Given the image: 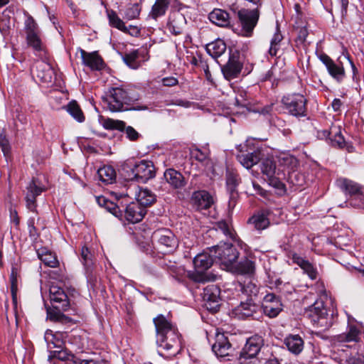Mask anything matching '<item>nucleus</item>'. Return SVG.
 Listing matches in <instances>:
<instances>
[{
  "instance_id": "45",
  "label": "nucleus",
  "mask_w": 364,
  "mask_h": 364,
  "mask_svg": "<svg viewBox=\"0 0 364 364\" xmlns=\"http://www.w3.org/2000/svg\"><path fill=\"white\" fill-rule=\"evenodd\" d=\"M191 156L198 161L202 163L205 167H211L212 162L209 159L208 151H202L198 148H194L191 151Z\"/></svg>"
},
{
  "instance_id": "47",
  "label": "nucleus",
  "mask_w": 364,
  "mask_h": 364,
  "mask_svg": "<svg viewBox=\"0 0 364 364\" xmlns=\"http://www.w3.org/2000/svg\"><path fill=\"white\" fill-rule=\"evenodd\" d=\"M139 51L135 50L129 53H126L123 57V60L129 68L132 69H137L141 65L140 61L139 60Z\"/></svg>"
},
{
  "instance_id": "40",
  "label": "nucleus",
  "mask_w": 364,
  "mask_h": 364,
  "mask_svg": "<svg viewBox=\"0 0 364 364\" xmlns=\"http://www.w3.org/2000/svg\"><path fill=\"white\" fill-rule=\"evenodd\" d=\"M97 174L100 180L106 184L113 183L116 178V171L110 166H104L98 169Z\"/></svg>"
},
{
  "instance_id": "13",
  "label": "nucleus",
  "mask_w": 364,
  "mask_h": 364,
  "mask_svg": "<svg viewBox=\"0 0 364 364\" xmlns=\"http://www.w3.org/2000/svg\"><path fill=\"white\" fill-rule=\"evenodd\" d=\"M263 345L264 340L262 336L255 335L249 338L240 353V363L243 364L245 360L255 358Z\"/></svg>"
},
{
  "instance_id": "38",
  "label": "nucleus",
  "mask_w": 364,
  "mask_h": 364,
  "mask_svg": "<svg viewBox=\"0 0 364 364\" xmlns=\"http://www.w3.org/2000/svg\"><path fill=\"white\" fill-rule=\"evenodd\" d=\"M155 201L156 196L146 188L141 189L136 196V203H139L145 209L146 206L152 205Z\"/></svg>"
},
{
  "instance_id": "30",
  "label": "nucleus",
  "mask_w": 364,
  "mask_h": 364,
  "mask_svg": "<svg viewBox=\"0 0 364 364\" xmlns=\"http://www.w3.org/2000/svg\"><path fill=\"white\" fill-rule=\"evenodd\" d=\"M287 349L294 355H299L304 349V342L299 335H289L284 341Z\"/></svg>"
},
{
  "instance_id": "27",
  "label": "nucleus",
  "mask_w": 364,
  "mask_h": 364,
  "mask_svg": "<svg viewBox=\"0 0 364 364\" xmlns=\"http://www.w3.org/2000/svg\"><path fill=\"white\" fill-rule=\"evenodd\" d=\"M166 182L173 188L179 189L186 184L184 176L179 171L173 168H168L164 174Z\"/></svg>"
},
{
  "instance_id": "1",
  "label": "nucleus",
  "mask_w": 364,
  "mask_h": 364,
  "mask_svg": "<svg viewBox=\"0 0 364 364\" xmlns=\"http://www.w3.org/2000/svg\"><path fill=\"white\" fill-rule=\"evenodd\" d=\"M156 332V343L160 349L159 354L164 350L166 356L177 354L182 348L181 336L178 328L164 315L160 314L154 318Z\"/></svg>"
},
{
  "instance_id": "2",
  "label": "nucleus",
  "mask_w": 364,
  "mask_h": 364,
  "mask_svg": "<svg viewBox=\"0 0 364 364\" xmlns=\"http://www.w3.org/2000/svg\"><path fill=\"white\" fill-rule=\"evenodd\" d=\"M136 100L131 97L126 90L118 87H111L102 97L104 107L112 112L126 109L124 105H129Z\"/></svg>"
},
{
  "instance_id": "22",
  "label": "nucleus",
  "mask_w": 364,
  "mask_h": 364,
  "mask_svg": "<svg viewBox=\"0 0 364 364\" xmlns=\"http://www.w3.org/2000/svg\"><path fill=\"white\" fill-rule=\"evenodd\" d=\"M68 338L67 332L56 331L48 329L44 335V339L49 349L63 348L66 339Z\"/></svg>"
},
{
  "instance_id": "11",
  "label": "nucleus",
  "mask_w": 364,
  "mask_h": 364,
  "mask_svg": "<svg viewBox=\"0 0 364 364\" xmlns=\"http://www.w3.org/2000/svg\"><path fill=\"white\" fill-rule=\"evenodd\" d=\"M259 16L258 9L252 10L241 9L237 12V17L241 26V34L245 37L252 36Z\"/></svg>"
},
{
  "instance_id": "51",
  "label": "nucleus",
  "mask_w": 364,
  "mask_h": 364,
  "mask_svg": "<svg viewBox=\"0 0 364 364\" xmlns=\"http://www.w3.org/2000/svg\"><path fill=\"white\" fill-rule=\"evenodd\" d=\"M24 29L26 35L31 33H40V29L34 18L28 15L24 22Z\"/></svg>"
},
{
  "instance_id": "24",
  "label": "nucleus",
  "mask_w": 364,
  "mask_h": 364,
  "mask_svg": "<svg viewBox=\"0 0 364 364\" xmlns=\"http://www.w3.org/2000/svg\"><path fill=\"white\" fill-rule=\"evenodd\" d=\"M212 350L218 357L225 358L230 355L232 347L228 338L223 333H217Z\"/></svg>"
},
{
  "instance_id": "46",
  "label": "nucleus",
  "mask_w": 364,
  "mask_h": 364,
  "mask_svg": "<svg viewBox=\"0 0 364 364\" xmlns=\"http://www.w3.org/2000/svg\"><path fill=\"white\" fill-rule=\"evenodd\" d=\"M68 112L78 122L85 121V116L76 101H71L67 105Z\"/></svg>"
},
{
  "instance_id": "26",
  "label": "nucleus",
  "mask_w": 364,
  "mask_h": 364,
  "mask_svg": "<svg viewBox=\"0 0 364 364\" xmlns=\"http://www.w3.org/2000/svg\"><path fill=\"white\" fill-rule=\"evenodd\" d=\"M237 158L242 166L249 169L262 159V151L257 148L252 151L238 154Z\"/></svg>"
},
{
  "instance_id": "32",
  "label": "nucleus",
  "mask_w": 364,
  "mask_h": 364,
  "mask_svg": "<svg viewBox=\"0 0 364 364\" xmlns=\"http://www.w3.org/2000/svg\"><path fill=\"white\" fill-rule=\"evenodd\" d=\"M38 258L44 263L45 265L55 268L58 266V260L57 257L51 251L46 248H41L37 251Z\"/></svg>"
},
{
  "instance_id": "39",
  "label": "nucleus",
  "mask_w": 364,
  "mask_h": 364,
  "mask_svg": "<svg viewBox=\"0 0 364 364\" xmlns=\"http://www.w3.org/2000/svg\"><path fill=\"white\" fill-rule=\"evenodd\" d=\"M240 287L242 293L247 296V299L254 301V298L257 296L259 292L257 285L252 280L249 279L243 284L240 283Z\"/></svg>"
},
{
  "instance_id": "54",
  "label": "nucleus",
  "mask_w": 364,
  "mask_h": 364,
  "mask_svg": "<svg viewBox=\"0 0 364 364\" xmlns=\"http://www.w3.org/2000/svg\"><path fill=\"white\" fill-rule=\"evenodd\" d=\"M214 228L216 230H220L225 235L232 238L233 232L232 231V228L230 225L226 222L225 220H220L215 224Z\"/></svg>"
},
{
  "instance_id": "3",
  "label": "nucleus",
  "mask_w": 364,
  "mask_h": 364,
  "mask_svg": "<svg viewBox=\"0 0 364 364\" xmlns=\"http://www.w3.org/2000/svg\"><path fill=\"white\" fill-rule=\"evenodd\" d=\"M122 169L126 171H131L127 179L136 180L141 183H146L155 176V168L150 161L141 160L134 163L133 160H128L122 165Z\"/></svg>"
},
{
  "instance_id": "16",
  "label": "nucleus",
  "mask_w": 364,
  "mask_h": 364,
  "mask_svg": "<svg viewBox=\"0 0 364 364\" xmlns=\"http://www.w3.org/2000/svg\"><path fill=\"white\" fill-rule=\"evenodd\" d=\"M43 188L40 186L38 181L33 178L28 186L25 193V200L26 208L32 212H36V198L43 191Z\"/></svg>"
},
{
  "instance_id": "41",
  "label": "nucleus",
  "mask_w": 364,
  "mask_h": 364,
  "mask_svg": "<svg viewBox=\"0 0 364 364\" xmlns=\"http://www.w3.org/2000/svg\"><path fill=\"white\" fill-rule=\"evenodd\" d=\"M235 270L241 274L252 275L255 270V262L245 258L235 265Z\"/></svg>"
},
{
  "instance_id": "61",
  "label": "nucleus",
  "mask_w": 364,
  "mask_h": 364,
  "mask_svg": "<svg viewBox=\"0 0 364 364\" xmlns=\"http://www.w3.org/2000/svg\"><path fill=\"white\" fill-rule=\"evenodd\" d=\"M238 194L235 190H232L230 191V198L228 200V210L229 212L232 211L235 207L237 203Z\"/></svg>"
},
{
  "instance_id": "60",
  "label": "nucleus",
  "mask_w": 364,
  "mask_h": 364,
  "mask_svg": "<svg viewBox=\"0 0 364 364\" xmlns=\"http://www.w3.org/2000/svg\"><path fill=\"white\" fill-rule=\"evenodd\" d=\"M124 130L127 138H128L130 141H136L140 136V134L131 126H125Z\"/></svg>"
},
{
  "instance_id": "20",
  "label": "nucleus",
  "mask_w": 364,
  "mask_h": 364,
  "mask_svg": "<svg viewBox=\"0 0 364 364\" xmlns=\"http://www.w3.org/2000/svg\"><path fill=\"white\" fill-rule=\"evenodd\" d=\"M186 24V19L183 14L178 11H174L169 15L167 29L171 34L178 36L183 33Z\"/></svg>"
},
{
  "instance_id": "48",
  "label": "nucleus",
  "mask_w": 364,
  "mask_h": 364,
  "mask_svg": "<svg viewBox=\"0 0 364 364\" xmlns=\"http://www.w3.org/2000/svg\"><path fill=\"white\" fill-rule=\"evenodd\" d=\"M26 40L27 45L34 50L41 51L43 50V47L41 38V33L26 35Z\"/></svg>"
},
{
  "instance_id": "29",
  "label": "nucleus",
  "mask_w": 364,
  "mask_h": 364,
  "mask_svg": "<svg viewBox=\"0 0 364 364\" xmlns=\"http://www.w3.org/2000/svg\"><path fill=\"white\" fill-rule=\"evenodd\" d=\"M258 309L259 306L254 303V301L247 299L246 302L241 301L240 304L235 308V314L239 318H246L253 316Z\"/></svg>"
},
{
  "instance_id": "10",
  "label": "nucleus",
  "mask_w": 364,
  "mask_h": 364,
  "mask_svg": "<svg viewBox=\"0 0 364 364\" xmlns=\"http://www.w3.org/2000/svg\"><path fill=\"white\" fill-rule=\"evenodd\" d=\"M336 184L343 191L352 197L350 201L352 206L364 208V192L358 183L341 178L336 181Z\"/></svg>"
},
{
  "instance_id": "55",
  "label": "nucleus",
  "mask_w": 364,
  "mask_h": 364,
  "mask_svg": "<svg viewBox=\"0 0 364 364\" xmlns=\"http://www.w3.org/2000/svg\"><path fill=\"white\" fill-rule=\"evenodd\" d=\"M65 364H107L103 361H96L95 360H87V359H80L75 357L73 355H68L67 360H65Z\"/></svg>"
},
{
  "instance_id": "44",
  "label": "nucleus",
  "mask_w": 364,
  "mask_h": 364,
  "mask_svg": "<svg viewBox=\"0 0 364 364\" xmlns=\"http://www.w3.org/2000/svg\"><path fill=\"white\" fill-rule=\"evenodd\" d=\"M107 18L109 25L123 32H127V27L124 25L123 21L118 16L113 10H107Z\"/></svg>"
},
{
  "instance_id": "64",
  "label": "nucleus",
  "mask_w": 364,
  "mask_h": 364,
  "mask_svg": "<svg viewBox=\"0 0 364 364\" xmlns=\"http://www.w3.org/2000/svg\"><path fill=\"white\" fill-rule=\"evenodd\" d=\"M309 32L308 29L306 26L301 27L298 31V38L300 41L304 42L306 41V37L308 36Z\"/></svg>"
},
{
  "instance_id": "35",
  "label": "nucleus",
  "mask_w": 364,
  "mask_h": 364,
  "mask_svg": "<svg viewBox=\"0 0 364 364\" xmlns=\"http://www.w3.org/2000/svg\"><path fill=\"white\" fill-rule=\"evenodd\" d=\"M248 223L252 225L256 230H262L269 225L267 214L264 212L258 213L248 220Z\"/></svg>"
},
{
  "instance_id": "19",
  "label": "nucleus",
  "mask_w": 364,
  "mask_h": 364,
  "mask_svg": "<svg viewBox=\"0 0 364 364\" xmlns=\"http://www.w3.org/2000/svg\"><path fill=\"white\" fill-rule=\"evenodd\" d=\"M191 203L194 208L201 210L210 208L214 200L213 196L208 191L203 190L193 193Z\"/></svg>"
},
{
  "instance_id": "8",
  "label": "nucleus",
  "mask_w": 364,
  "mask_h": 364,
  "mask_svg": "<svg viewBox=\"0 0 364 364\" xmlns=\"http://www.w3.org/2000/svg\"><path fill=\"white\" fill-rule=\"evenodd\" d=\"M261 172L270 186L277 189H283L284 184L282 178L284 176V171L277 168L274 161L272 159H263L260 164Z\"/></svg>"
},
{
  "instance_id": "50",
  "label": "nucleus",
  "mask_w": 364,
  "mask_h": 364,
  "mask_svg": "<svg viewBox=\"0 0 364 364\" xmlns=\"http://www.w3.org/2000/svg\"><path fill=\"white\" fill-rule=\"evenodd\" d=\"M102 126L106 129L122 131L125 128V122L120 120L107 118L103 120Z\"/></svg>"
},
{
  "instance_id": "52",
  "label": "nucleus",
  "mask_w": 364,
  "mask_h": 364,
  "mask_svg": "<svg viewBox=\"0 0 364 364\" xmlns=\"http://www.w3.org/2000/svg\"><path fill=\"white\" fill-rule=\"evenodd\" d=\"M140 11L141 8L138 4H131L124 11V18L127 20L135 19L139 16Z\"/></svg>"
},
{
  "instance_id": "21",
  "label": "nucleus",
  "mask_w": 364,
  "mask_h": 364,
  "mask_svg": "<svg viewBox=\"0 0 364 364\" xmlns=\"http://www.w3.org/2000/svg\"><path fill=\"white\" fill-rule=\"evenodd\" d=\"M146 211L139 203L132 202L126 205L124 209V218L131 223H137L144 217Z\"/></svg>"
},
{
  "instance_id": "4",
  "label": "nucleus",
  "mask_w": 364,
  "mask_h": 364,
  "mask_svg": "<svg viewBox=\"0 0 364 364\" xmlns=\"http://www.w3.org/2000/svg\"><path fill=\"white\" fill-rule=\"evenodd\" d=\"M50 300L54 310L47 309L48 318L52 321H61L64 316L61 311H65L70 306L68 297L64 290L58 287L50 288Z\"/></svg>"
},
{
  "instance_id": "12",
  "label": "nucleus",
  "mask_w": 364,
  "mask_h": 364,
  "mask_svg": "<svg viewBox=\"0 0 364 364\" xmlns=\"http://www.w3.org/2000/svg\"><path fill=\"white\" fill-rule=\"evenodd\" d=\"M214 257L227 267H232L239 257L237 248L230 243H224L214 247Z\"/></svg>"
},
{
  "instance_id": "17",
  "label": "nucleus",
  "mask_w": 364,
  "mask_h": 364,
  "mask_svg": "<svg viewBox=\"0 0 364 364\" xmlns=\"http://www.w3.org/2000/svg\"><path fill=\"white\" fill-rule=\"evenodd\" d=\"M320 60L326 65L329 75L337 82H341L346 77L345 69L342 64H336L326 54H321L319 56Z\"/></svg>"
},
{
  "instance_id": "56",
  "label": "nucleus",
  "mask_w": 364,
  "mask_h": 364,
  "mask_svg": "<svg viewBox=\"0 0 364 364\" xmlns=\"http://www.w3.org/2000/svg\"><path fill=\"white\" fill-rule=\"evenodd\" d=\"M81 261L83 263L84 266L87 269H90L92 265V255L88 248L85 246H83L81 249Z\"/></svg>"
},
{
  "instance_id": "18",
  "label": "nucleus",
  "mask_w": 364,
  "mask_h": 364,
  "mask_svg": "<svg viewBox=\"0 0 364 364\" xmlns=\"http://www.w3.org/2000/svg\"><path fill=\"white\" fill-rule=\"evenodd\" d=\"M262 309L265 315L269 318H274L282 310V304L280 299L274 294H268L264 297Z\"/></svg>"
},
{
  "instance_id": "57",
  "label": "nucleus",
  "mask_w": 364,
  "mask_h": 364,
  "mask_svg": "<svg viewBox=\"0 0 364 364\" xmlns=\"http://www.w3.org/2000/svg\"><path fill=\"white\" fill-rule=\"evenodd\" d=\"M226 183L227 186L230 187V191L235 190V188L238 184V176L233 171H227L226 173Z\"/></svg>"
},
{
  "instance_id": "14",
  "label": "nucleus",
  "mask_w": 364,
  "mask_h": 364,
  "mask_svg": "<svg viewBox=\"0 0 364 364\" xmlns=\"http://www.w3.org/2000/svg\"><path fill=\"white\" fill-rule=\"evenodd\" d=\"M242 68V64L240 60V55L237 51L230 53L228 61L222 66L221 70L224 77L228 80L239 77Z\"/></svg>"
},
{
  "instance_id": "5",
  "label": "nucleus",
  "mask_w": 364,
  "mask_h": 364,
  "mask_svg": "<svg viewBox=\"0 0 364 364\" xmlns=\"http://www.w3.org/2000/svg\"><path fill=\"white\" fill-rule=\"evenodd\" d=\"M151 241L154 248L163 254L173 252L178 245L175 235L166 228L155 230L152 234Z\"/></svg>"
},
{
  "instance_id": "49",
  "label": "nucleus",
  "mask_w": 364,
  "mask_h": 364,
  "mask_svg": "<svg viewBox=\"0 0 364 364\" xmlns=\"http://www.w3.org/2000/svg\"><path fill=\"white\" fill-rule=\"evenodd\" d=\"M283 39V36L279 30L278 25L277 26V31L272 37L270 42V48L269 49V54L271 56H276L279 49V44Z\"/></svg>"
},
{
  "instance_id": "37",
  "label": "nucleus",
  "mask_w": 364,
  "mask_h": 364,
  "mask_svg": "<svg viewBox=\"0 0 364 364\" xmlns=\"http://www.w3.org/2000/svg\"><path fill=\"white\" fill-rule=\"evenodd\" d=\"M36 76L43 82H50L52 80L53 70L48 64L43 62L38 63L36 65Z\"/></svg>"
},
{
  "instance_id": "36",
  "label": "nucleus",
  "mask_w": 364,
  "mask_h": 364,
  "mask_svg": "<svg viewBox=\"0 0 364 364\" xmlns=\"http://www.w3.org/2000/svg\"><path fill=\"white\" fill-rule=\"evenodd\" d=\"M346 349L341 350L345 353V358L342 359L343 364H364V355L355 349L353 348L348 353V346H346Z\"/></svg>"
},
{
  "instance_id": "25",
  "label": "nucleus",
  "mask_w": 364,
  "mask_h": 364,
  "mask_svg": "<svg viewBox=\"0 0 364 364\" xmlns=\"http://www.w3.org/2000/svg\"><path fill=\"white\" fill-rule=\"evenodd\" d=\"M80 52L82 63L85 65L95 70H100L103 68V60L97 52L87 53L82 49H80Z\"/></svg>"
},
{
  "instance_id": "34",
  "label": "nucleus",
  "mask_w": 364,
  "mask_h": 364,
  "mask_svg": "<svg viewBox=\"0 0 364 364\" xmlns=\"http://www.w3.org/2000/svg\"><path fill=\"white\" fill-rule=\"evenodd\" d=\"M226 50V44L220 39L211 42L206 46V51L213 58L216 59Z\"/></svg>"
},
{
  "instance_id": "6",
  "label": "nucleus",
  "mask_w": 364,
  "mask_h": 364,
  "mask_svg": "<svg viewBox=\"0 0 364 364\" xmlns=\"http://www.w3.org/2000/svg\"><path fill=\"white\" fill-rule=\"evenodd\" d=\"M282 104L288 113L296 117L307 115V99L300 93H288L282 98Z\"/></svg>"
},
{
  "instance_id": "15",
  "label": "nucleus",
  "mask_w": 364,
  "mask_h": 364,
  "mask_svg": "<svg viewBox=\"0 0 364 364\" xmlns=\"http://www.w3.org/2000/svg\"><path fill=\"white\" fill-rule=\"evenodd\" d=\"M203 299L207 309L216 312L220 306V289L215 284L207 286L203 289Z\"/></svg>"
},
{
  "instance_id": "31",
  "label": "nucleus",
  "mask_w": 364,
  "mask_h": 364,
  "mask_svg": "<svg viewBox=\"0 0 364 364\" xmlns=\"http://www.w3.org/2000/svg\"><path fill=\"white\" fill-rule=\"evenodd\" d=\"M208 18L213 23L218 26L226 27L230 23L229 14L222 9H214L209 14Z\"/></svg>"
},
{
  "instance_id": "43",
  "label": "nucleus",
  "mask_w": 364,
  "mask_h": 364,
  "mask_svg": "<svg viewBox=\"0 0 364 364\" xmlns=\"http://www.w3.org/2000/svg\"><path fill=\"white\" fill-rule=\"evenodd\" d=\"M168 0H156L152 6L149 16L154 19L164 16L168 6Z\"/></svg>"
},
{
  "instance_id": "63",
  "label": "nucleus",
  "mask_w": 364,
  "mask_h": 364,
  "mask_svg": "<svg viewBox=\"0 0 364 364\" xmlns=\"http://www.w3.org/2000/svg\"><path fill=\"white\" fill-rule=\"evenodd\" d=\"M161 82L164 86L172 87L178 84V80L174 77H166L161 80Z\"/></svg>"
},
{
  "instance_id": "58",
  "label": "nucleus",
  "mask_w": 364,
  "mask_h": 364,
  "mask_svg": "<svg viewBox=\"0 0 364 364\" xmlns=\"http://www.w3.org/2000/svg\"><path fill=\"white\" fill-rule=\"evenodd\" d=\"M0 146L5 156L10 154L11 146L9 141L4 133L0 134Z\"/></svg>"
},
{
  "instance_id": "7",
  "label": "nucleus",
  "mask_w": 364,
  "mask_h": 364,
  "mask_svg": "<svg viewBox=\"0 0 364 364\" xmlns=\"http://www.w3.org/2000/svg\"><path fill=\"white\" fill-rule=\"evenodd\" d=\"M213 263V256L208 253L197 255L193 259L195 270L187 273L188 277L195 282L204 283L210 280L205 272Z\"/></svg>"
},
{
  "instance_id": "62",
  "label": "nucleus",
  "mask_w": 364,
  "mask_h": 364,
  "mask_svg": "<svg viewBox=\"0 0 364 364\" xmlns=\"http://www.w3.org/2000/svg\"><path fill=\"white\" fill-rule=\"evenodd\" d=\"M200 68H202L205 73V77L208 81H209L210 83H213V79L212 77L210 71L209 70V66L206 60L201 61L200 63Z\"/></svg>"
},
{
  "instance_id": "59",
  "label": "nucleus",
  "mask_w": 364,
  "mask_h": 364,
  "mask_svg": "<svg viewBox=\"0 0 364 364\" xmlns=\"http://www.w3.org/2000/svg\"><path fill=\"white\" fill-rule=\"evenodd\" d=\"M107 203V205H106V207L105 208V209H107L109 212L112 213L116 217L122 216V214L119 205H117L110 200H109V202Z\"/></svg>"
},
{
  "instance_id": "53",
  "label": "nucleus",
  "mask_w": 364,
  "mask_h": 364,
  "mask_svg": "<svg viewBox=\"0 0 364 364\" xmlns=\"http://www.w3.org/2000/svg\"><path fill=\"white\" fill-rule=\"evenodd\" d=\"M288 181L295 186H302L305 183V176L303 173L295 171L288 173Z\"/></svg>"
},
{
  "instance_id": "28",
  "label": "nucleus",
  "mask_w": 364,
  "mask_h": 364,
  "mask_svg": "<svg viewBox=\"0 0 364 364\" xmlns=\"http://www.w3.org/2000/svg\"><path fill=\"white\" fill-rule=\"evenodd\" d=\"M291 259L311 279L314 280L316 279L318 275L317 269L309 260L305 259L296 253L292 255Z\"/></svg>"
},
{
  "instance_id": "9",
  "label": "nucleus",
  "mask_w": 364,
  "mask_h": 364,
  "mask_svg": "<svg viewBox=\"0 0 364 364\" xmlns=\"http://www.w3.org/2000/svg\"><path fill=\"white\" fill-rule=\"evenodd\" d=\"M308 316L318 327L329 328L333 323V314H329L322 301H316L308 311Z\"/></svg>"
},
{
  "instance_id": "33",
  "label": "nucleus",
  "mask_w": 364,
  "mask_h": 364,
  "mask_svg": "<svg viewBox=\"0 0 364 364\" xmlns=\"http://www.w3.org/2000/svg\"><path fill=\"white\" fill-rule=\"evenodd\" d=\"M360 331L358 327L354 325L348 327V332L346 333L340 334L336 337V341L338 342H358L360 338Z\"/></svg>"
},
{
  "instance_id": "23",
  "label": "nucleus",
  "mask_w": 364,
  "mask_h": 364,
  "mask_svg": "<svg viewBox=\"0 0 364 364\" xmlns=\"http://www.w3.org/2000/svg\"><path fill=\"white\" fill-rule=\"evenodd\" d=\"M318 136L321 139H328L331 146L335 147L343 148L346 144L340 128L337 127H331L330 131L323 130L318 132Z\"/></svg>"
},
{
  "instance_id": "42",
  "label": "nucleus",
  "mask_w": 364,
  "mask_h": 364,
  "mask_svg": "<svg viewBox=\"0 0 364 364\" xmlns=\"http://www.w3.org/2000/svg\"><path fill=\"white\" fill-rule=\"evenodd\" d=\"M279 166L287 169L288 173L294 171L299 162L296 158L292 155L283 154L279 157Z\"/></svg>"
}]
</instances>
